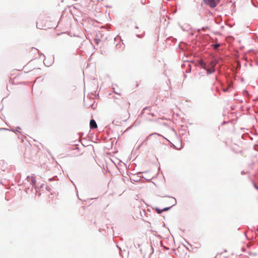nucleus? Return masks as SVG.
I'll return each mask as SVG.
<instances>
[{"mask_svg": "<svg viewBox=\"0 0 258 258\" xmlns=\"http://www.w3.org/2000/svg\"><path fill=\"white\" fill-rule=\"evenodd\" d=\"M129 105V103L123 98H115L114 106L119 112L117 117L112 121L113 124H115V122L121 123L129 118L130 113L128 110Z\"/></svg>", "mask_w": 258, "mask_h": 258, "instance_id": "nucleus-1", "label": "nucleus"}, {"mask_svg": "<svg viewBox=\"0 0 258 258\" xmlns=\"http://www.w3.org/2000/svg\"><path fill=\"white\" fill-rule=\"evenodd\" d=\"M205 4L209 5L211 8H214L218 3L219 0H204Z\"/></svg>", "mask_w": 258, "mask_h": 258, "instance_id": "nucleus-2", "label": "nucleus"}, {"mask_svg": "<svg viewBox=\"0 0 258 258\" xmlns=\"http://www.w3.org/2000/svg\"><path fill=\"white\" fill-rule=\"evenodd\" d=\"M43 22L42 21H40L39 23H37V26L38 28H39L40 29H46L50 28L51 27H52L51 26V25H44V26H42L41 24Z\"/></svg>", "mask_w": 258, "mask_h": 258, "instance_id": "nucleus-3", "label": "nucleus"}, {"mask_svg": "<svg viewBox=\"0 0 258 258\" xmlns=\"http://www.w3.org/2000/svg\"><path fill=\"white\" fill-rule=\"evenodd\" d=\"M90 126L92 128H96L97 127V125L96 121L94 119H91L90 122Z\"/></svg>", "mask_w": 258, "mask_h": 258, "instance_id": "nucleus-4", "label": "nucleus"}, {"mask_svg": "<svg viewBox=\"0 0 258 258\" xmlns=\"http://www.w3.org/2000/svg\"><path fill=\"white\" fill-rule=\"evenodd\" d=\"M207 71L208 74H211V73H213L215 71V69L214 68H212L211 67V68L207 69Z\"/></svg>", "mask_w": 258, "mask_h": 258, "instance_id": "nucleus-5", "label": "nucleus"}, {"mask_svg": "<svg viewBox=\"0 0 258 258\" xmlns=\"http://www.w3.org/2000/svg\"><path fill=\"white\" fill-rule=\"evenodd\" d=\"M216 64V62H215V61H212L211 62H210V67L212 68H214V67H215Z\"/></svg>", "mask_w": 258, "mask_h": 258, "instance_id": "nucleus-6", "label": "nucleus"}, {"mask_svg": "<svg viewBox=\"0 0 258 258\" xmlns=\"http://www.w3.org/2000/svg\"><path fill=\"white\" fill-rule=\"evenodd\" d=\"M169 209V208H165V209H164V210H159V209H156V211H157V213H158L160 214V213H162V212L163 211H167Z\"/></svg>", "mask_w": 258, "mask_h": 258, "instance_id": "nucleus-7", "label": "nucleus"}, {"mask_svg": "<svg viewBox=\"0 0 258 258\" xmlns=\"http://www.w3.org/2000/svg\"><path fill=\"white\" fill-rule=\"evenodd\" d=\"M201 65L203 68L205 69L206 64L205 63H204L203 61H201Z\"/></svg>", "mask_w": 258, "mask_h": 258, "instance_id": "nucleus-8", "label": "nucleus"}, {"mask_svg": "<svg viewBox=\"0 0 258 258\" xmlns=\"http://www.w3.org/2000/svg\"><path fill=\"white\" fill-rule=\"evenodd\" d=\"M219 46H220V45L218 44H216L213 45V47H214V49H217Z\"/></svg>", "mask_w": 258, "mask_h": 258, "instance_id": "nucleus-9", "label": "nucleus"}, {"mask_svg": "<svg viewBox=\"0 0 258 258\" xmlns=\"http://www.w3.org/2000/svg\"><path fill=\"white\" fill-rule=\"evenodd\" d=\"M230 87V85H229L228 87H227L226 88H223V90L224 92H226L227 91H228V90L229 89V88Z\"/></svg>", "mask_w": 258, "mask_h": 258, "instance_id": "nucleus-10", "label": "nucleus"}]
</instances>
